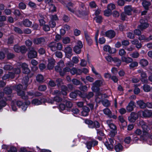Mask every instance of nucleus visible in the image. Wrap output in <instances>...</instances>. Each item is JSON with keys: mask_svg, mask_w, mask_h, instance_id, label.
<instances>
[{"mask_svg": "<svg viewBox=\"0 0 152 152\" xmlns=\"http://www.w3.org/2000/svg\"><path fill=\"white\" fill-rule=\"evenodd\" d=\"M137 104L141 109H144L146 108V103L143 100H140L136 102Z\"/></svg>", "mask_w": 152, "mask_h": 152, "instance_id": "4be33fe9", "label": "nucleus"}, {"mask_svg": "<svg viewBox=\"0 0 152 152\" xmlns=\"http://www.w3.org/2000/svg\"><path fill=\"white\" fill-rule=\"evenodd\" d=\"M138 113L142 114L144 118H149L152 116V111L148 110H145L144 111H140Z\"/></svg>", "mask_w": 152, "mask_h": 152, "instance_id": "6e6552de", "label": "nucleus"}, {"mask_svg": "<svg viewBox=\"0 0 152 152\" xmlns=\"http://www.w3.org/2000/svg\"><path fill=\"white\" fill-rule=\"evenodd\" d=\"M21 94H20L18 96H21V98L24 100H27L29 99L28 96V95H26L25 91L23 92V94L21 93Z\"/></svg>", "mask_w": 152, "mask_h": 152, "instance_id": "c03bdc74", "label": "nucleus"}, {"mask_svg": "<svg viewBox=\"0 0 152 152\" xmlns=\"http://www.w3.org/2000/svg\"><path fill=\"white\" fill-rule=\"evenodd\" d=\"M7 103L4 100H1L0 101V110L5 107L7 105Z\"/></svg>", "mask_w": 152, "mask_h": 152, "instance_id": "de8ad7c7", "label": "nucleus"}, {"mask_svg": "<svg viewBox=\"0 0 152 152\" xmlns=\"http://www.w3.org/2000/svg\"><path fill=\"white\" fill-rule=\"evenodd\" d=\"M143 89L144 91L148 92L151 90V88L150 85L146 84H144L143 86Z\"/></svg>", "mask_w": 152, "mask_h": 152, "instance_id": "72a5a7b5", "label": "nucleus"}, {"mask_svg": "<svg viewBox=\"0 0 152 152\" xmlns=\"http://www.w3.org/2000/svg\"><path fill=\"white\" fill-rule=\"evenodd\" d=\"M15 57V55L14 54L11 53H8L7 56V58L8 60H11L13 58Z\"/></svg>", "mask_w": 152, "mask_h": 152, "instance_id": "864d4df0", "label": "nucleus"}, {"mask_svg": "<svg viewBox=\"0 0 152 152\" xmlns=\"http://www.w3.org/2000/svg\"><path fill=\"white\" fill-rule=\"evenodd\" d=\"M37 56V52L33 50H30L28 54V57L30 59L36 58Z\"/></svg>", "mask_w": 152, "mask_h": 152, "instance_id": "9d476101", "label": "nucleus"}, {"mask_svg": "<svg viewBox=\"0 0 152 152\" xmlns=\"http://www.w3.org/2000/svg\"><path fill=\"white\" fill-rule=\"evenodd\" d=\"M142 129L143 136L147 135L148 134V132L150 130L151 126L146 122H143L141 126Z\"/></svg>", "mask_w": 152, "mask_h": 152, "instance_id": "7ed1b4c3", "label": "nucleus"}, {"mask_svg": "<svg viewBox=\"0 0 152 152\" xmlns=\"http://www.w3.org/2000/svg\"><path fill=\"white\" fill-rule=\"evenodd\" d=\"M114 149L116 152L122 151L124 149L123 146L119 143H117L115 145Z\"/></svg>", "mask_w": 152, "mask_h": 152, "instance_id": "a211bd4d", "label": "nucleus"}, {"mask_svg": "<svg viewBox=\"0 0 152 152\" xmlns=\"http://www.w3.org/2000/svg\"><path fill=\"white\" fill-rule=\"evenodd\" d=\"M50 11L51 12H53L56 11V7L52 4L50 5Z\"/></svg>", "mask_w": 152, "mask_h": 152, "instance_id": "680f3d73", "label": "nucleus"}, {"mask_svg": "<svg viewBox=\"0 0 152 152\" xmlns=\"http://www.w3.org/2000/svg\"><path fill=\"white\" fill-rule=\"evenodd\" d=\"M138 71L140 74L141 81L143 83H147L148 82V80L146 73L143 70H139Z\"/></svg>", "mask_w": 152, "mask_h": 152, "instance_id": "423d86ee", "label": "nucleus"}, {"mask_svg": "<svg viewBox=\"0 0 152 152\" xmlns=\"http://www.w3.org/2000/svg\"><path fill=\"white\" fill-rule=\"evenodd\" d=\"M85 36L87 42V44L89 45H91L92 43V40L89 36L87 33H85Z\"/></svg>", "mask_w": 152, "mask_h": 152, "instance_id": "c85d7f7f", "label": "nucleus"}, {"mask_svg": "<svg viewBox=\"0 0 152 152\" xmlns=\"http://www.w3.org/2000/svg\"><path fill=\"white\" fill-rule=\"evenodd\" d=\"M45 39L43 37H40L35 39H34L33 42L34 44L38 45L42 43L45 42Z\"/></svg>", "mask_w": 152, "mask_h": 152, "instance_id": "b1692460", "label": "nucleus"}, {"mask_svg": "<svg viewBox=\"0 0 152 152\" xmlns=\"http://www.w3.org/2000/svg\"><path fill=\"white\" fill-rule=\"evenodd\" d=\"M78 90H75L71 92L69 94L70 97L72 99H75L78 95Z\"/></svg>", "mask_w": 152, "mask_h": 152, "instance_id": "f704fd0d", "label": "nucleus"}, {"mask_svg": "<svg viewBox=\"0 0 152 152\" xmlns=\"http://www.w3.org/2000/svg\"><path fill=\"white\" fill-rule=\"evenodd\" d=\"M115 32L113 30H110L107 31L105 33L106 37L110 39L114 38L115 35Z\"/></svg>", "mask_w": 152, "mask_h": 152, "instance_id": "f8f14e48", "label": "nucleus"}, {"mask_svg": "<svg viewBox=\"0 0 152 152\" xmlns=\"http://www.w3.org/2000/svg\"><path fill=\"white\" fill-rule=\"evenodd\" d=\"M94 19L96 20V22L100 23L102 21V18L101 16L98 15L95 17Z\"/></svg>", "mask_w": 152, "mask_h": 152, "instance_id": "09e8293b", "label": "nucleus"}, {"mask_svg": "<svg viewBox=\"0 0 152 152\" xmlns=\"http://www.w3.org/2000/svg\"><path fill=\"white\" fill-rule=\"evenodd\" d=\"M131 139L130 137H126L124 140V142L125 143L129 144L131 141Z\"/></svg>", "mask_w": 152, "mask_h": 152, "instance_id": "338daca9", "label": "nucleus"}, {"mask_svg": "<svg viewBox=\"0 0 152 152\" xmlns=\"http://www.w3.org/2000/svg\"><path fill=\"white\" fill-rule=\"evenodd\" d=\"M33 75V74H28L23 77L22 80V83L25 86L24 88H27L28 85L29 78L32 77Z\"/></svg>", "mask_w": 152, "mask_h": 152, "instance_id": "0eeeda50", "label": "nucleus"}, {"mask_svg": "<svg viewBox=\"0 0 152 152\" xmlns=\"http://www.w3.org/2000/svg\"><path fill=\"white\" fill-rule=\"evenodd\" d=\"M65 104L66 110H68L69 109L71 108L73 106V104L70 101H66Z\"/></svg>", "mask_w": 152, "mask_h": 152, "instance_id": "a19ab883", "label": "nucleus"}, {"mask_svg": "<svg viewBox=\"0 0 152 152\" xmlns=\"http://www.w3.org/2000/svg\"><path fill=\"white\" fill-rule=\"evenodd\" d=\"M92 91L94 92H95L96 93V95L95 96V97L96 96H101V95H104V98H107V96L106 95V94H102L100 92V90H99L98 91H96L95 90H92Z\"/></svg>", "mask_w": 152, "mask_h": 152, "instance_id": "58836bf2", "label": "nucleus"}, {"mask_svg": "<svg viewBox=\"0 0 152 152\" xmlns=\"http://www.w3.org/2000/svg\"><path fill=\"white\" fill-rule=\"evenodd\" d=\"M142 4L145 10H148L149 7L151 5V4L150 2L146 1L142 2Z\"/></svg>", "mask_w": 152, "mask_h": 152, "instance_id": "473e14b6", "label": "nucleus"}, {"mask_svg": "<svg viewBox=\"0 0 152 152\" xmlns=\"http://www.w3.org/2000/svg\"><path fill=\"white\" fill-rule=\"evenodd\" d=\"M23 87L22 85L20 84L17 85L16 86V89L18 95L21 94L22 93V94H23V92L24 91L22 90Z\"/></svg>", "mask_w": 152, "mask_h": 152, "instance_id": "5701e85b", "label": "nucleus"}, {"mask_svg": "<svg viewBox=\"0 0 152 152\" xmlns=\"http://www.w3.org/2000/svg\"><path fill=\"white\" fill-rule=\"evenodd\" d=\"M54 59H52L50 61L49 60V63L47 65V68L49 70H51L53 69L54 65Z\"/></svg>", "mask_w": 152, "mask_h": 152, "instance_id": "bb28decb", "label": "nucleus"}, {"mask_svg": "<svg viewBox=\"0 0 152 152\" xmlns=\"http://www.w3.org/2000/svg\"><path fill=\"white\" fill-rule=\"evenodd\" d=\"M83 110L81 112V115L83 116L86 117L88 115L90 109L87 106H83L82 107Z\"/></svg>", "mask_w": 152, "mask_h": 152, "instance_id": "9b49d317", "label": "nucleus"}, {"mask_svg": "<svg viewBox=\"0 0 152 152\" xmlns=\"http://www.w3.org/2000/svg\"><path fill=\"white\" fill-rule=\"evenodd\" d=\"M62 98L58 96H55L53 98V99H48V103H51L52 104L54 102V101L57 102H59L62 101Z\"/></svg>", "mask_w": 152, "mask_h": 152, "instance_id": "dca6fc26", "label": "nucleus"}, {"mask_svg": "<svg viewBox=\"0 0 152 152\" xmlns=\"http://www.w3.org/2000/svg\"><path fill=\"white\" fill-rule=\"evenodd\" d=\"M37 81L39 83L43 82L44 77L43 75L41 74L37 75L36 77Z\"/></svg>", "mask_w": 152, "mask_h": 152, "instance_id": "79ce46f5", "label": "nucleus"}, {"mask_svg": "<svg viewBox=\"0 0 152 152\" xmlns=\"http://www.w3.org/2000/svg\"><path fill=\"white\" fill-rule=\"evenodd\" d=\"M61 88L62 94L63 95H66L67 92H69L67 86L65 85H62L61 86Z\"/></svg>", "mask_w": 152, "mask_h": 152, "instance_id": "393cba45", "label": "nucleus"}, {"mask_svg": "<svg viewBox=\"0 0 152 152\" xmlns=\"http://www.w3.org/2000/svg\"><path fill=\"white\" fill-rule=\"evenodd\" d=\"M17 149L14 146H12L8 151V152H17Z\"/></svg>", "mask_w": 152, "mask_h": 152, "instance_id": "774afa93", "label": "nucleus"}, {"mask_svg": "<svg viewBox=\"0 0 152 152\" xmlns=\"http://www.w3.org/2000/svg\"><path fill=\"white\" fill-rule=\"evenodd\" d=\"M140 24L137 26V28L141 31H143L148 27L149 25L147 20L144 19H141L140 20Z\"/></svg>", "mask_w": 152, "mask_h": 152, "instance_id": "f03ea898", "label": "nucleus"}, {"mask_svg": "<svg viewBox=\"0 0 152 152\" xmlns=\"http://www.w3.org/2000/svg\"><path fill=\"white\" fill-rule=\"evenodd\" d=\"M126 52L123 48L120 50L119 51V54L122 57H124L126 54Z\"/></svg>", "mask_w": 152, "mask_h": 152, "instance_id": "052dcab7", "label": "nucleus"}, {"mask_svg": "<svg viewBox=\"0 0 152 152\" xmlns=\"http://www.w3.org/2000/svg\"><path fill=\"white\" fill-rule=\"evenodd\" d=\"M64 50L66 55L68 54H71L72 53V48H64Z\"/></svg>", "mask_w": 152, "mask_h": 152, "instance_id": "bf43d9fd", "label": "nucleus"}, {"mask_svg": "<svg viewBox=\"0 0 152 152\" xmlns=\"http://www.w3.org/2000/svg\"><path fill=\"white\" fill-rule=\"evenodd\" d=\"M103 50L105 51H108V52L111 54L115 53L116 51V48H103Z\"/></svg>", "mask_w": 152, "mask_h": 152, "instance_id": "c9c22d12", "label": "nucleus"}, {"mask_svg": "<svg viewBox=\"0 0 152 152\" xmlns=\"http://www.w3.org/2000/svg\"><path fill=\"white\" fill-rule=\"evenodd\" d=\"M92 142H91V140L89 141H87L86 142L85 144L86 145V147L87 149H91L92 148Z\"/></svg>", "mask_w": 152, "mask_h": 152, "instance_id": "6e6d98bb", "label": "nucleus"}, {"mask_svg": "<svg viewBox=\"0 0 152 152\" xmlns=\"http://www.w3.org/2000/svg\"><path fill=\"white\" fill-rule=\"evenodd\" d=\"M108 125L110 128L112 129L113 130H117V127L114 124L109 123H108Z\"/></svg>", "mask_w": 152, "mask_h": 152, "instance_id": "69168bd1", "label": "nucleus"}, {"mask_svg": "<svg viewBox=\"0 0 152 152\" xmlns=\"http://www.w3.org/2000/svg\"><path fill=\"white\" fill-rule=\"evenodd\" d=\"M134 104L135 103L133 101H130L126 107V109L128 111L131 112L133 110L134 107H135Z\"/></svg>", "mask_w": 152, "mask_h": 152, "instance_id": "4468645a", "label": "nucleus"}, {"mask_svg": "<svg viewBox=\"0 0 152 152\" xmlns=\"http://www.w3.org/2000/svg\"><path fill=\"white\" fill-rule=\"evenodd\" d=\"M102 103L104 106L105 107H108L110 105L109 100L107 99H104L102 101Z\"/></svg>", "mask_w": 152, "mask_h": 152, "instance_id": "4c0bfd02", "label": "nucleus"}, {"mask_svg": "<svg viewBox=\"0 0 152 152\" xmlns=\"http://www.w3.org/2000/svg\"><path fill=\"white\" fill-rule=\"evenodd\" d=\"M38 90L40 91H44L47 89V86L45 85H40L38 87Z\"/></svg>", "mask_w": 152, "mask_h": 152, "instance_id": "8fccbe9b", "label": "nucleus"}, {"mask_svg": "<svg viewBox=\"0 0 152 152\" xmlns=\"http://www.w3.org/2000/svg\"><path fill=\"white\" fill-rule=\"evenodd\" d=\"M30 102L29 101H28L26 102H24L23 103V104L20 107L24 111H26L28 107V105L30 104Z\"/></svg>", "mask_w": 152, "mask_h": 152, "instance_id": "2f4dec72", "label": "nucleus"}, {"mask_svg": "<svg viewBox=\"0 0 152 152\" xmlns=\"http://www.w3.org/2000/svg\"><path fill=\"white\" fill-rule=\"evenodd\" d=\"M12 89L11 87L7 86L3 89V93L7 95H10L12 93Z\"/></svg>", "mask_w": 152, "mask_h": 152, "instance_id": "412c9836", "label": "nucleus"}, {"mask_svg": "<svg viewBox=\"0 0 152 152\" xmlns=\"http://www.w3.org/2000/svg\"><path fill=\"white\" fill-rule=\"evenodd\" d=\"M103 80H97L93 83V86L91 87L92 90H94L98 91L100 90V87L103 84Z\"/></svg>", "mask_w": 152, "mask_h": 152, "instance_id": "20e7f679", "label": "nucleus"}, {"mask_svg": "<svg viewBox=\"0 0 152 152\" xmlns=\"http://www.w3.org/2000/svg\"><path fill=\"white\" fill-rule=\"evenodd\" d=\"M14 38L13 35H11L8 39L7 43L8 44H12L13 43Z\"/></svg>", "mask_w": 152, "mask_h": 152, "instance_id": "a18cd8bd", "label": "nucleus"}, {"mask_svg": "<svg viewBox=\"0 0 152 152\" xmlns=\"http://www.w3.org/2000/svg\"><path fill=\"white\" fill-rule=\"evenodd\" d=\"M21 67L22 69L23 72L27 75L31 74L30 73V70L28 67V65L26 63H23L21 65Z\"/></svg>", "mask_w": 152, "mask_h": 152, "instance_id": "1a4fd4ad", "label": "nucleus"}, {"mask_svg": "<svg viewBox=\"0 0 152 152\" xmlns=\"http://www.w3.org/2000/svg\"><path fill=\"white\" fill-rule=\"evenodd\" d=\"M70 41V38L68 37H66L63 38L62 42L64 44H67L69 43Z\"/></svg>", "mask_w": 152, "mask_h": 152, "instance_id": "13d9d810", "label": "nucleus"}, {"mask_svg": "<svg viewBox=\"0 0 152 152\" xmlns=\"http://www.w3.org/2000/svg\"><path fill=\"white\" fill-rule=\"evenodd\" d=\"M13 30L15 31L19 34H22L23 33V32L22 30L18 27H14Z\"/></svg>", "mask_w": 152, "mask_h": 152, "instance_id": "0e129e2a", "label": "nucleus"}, {"mask_svg": "<svg viewBox=\"0 0 152 152\" xmlns=\"http://www.w3.org/2000/svg\"><path fill=\"white\" fill-rule=\"evenodd\" d=\"M76 15L80 17H82L84 16L87 15V13L86 11L84 10H78L76 12Z\"/></svg>", "mask_w": 152, "mask_h": 152, "instance_id": "7c9ffc66", "label": "nucleus"}, {"mask_svg": "<svg viewBox=\"0 0 152 152\" xmlns=\"http://www.w3.org/2000/svg\"><path fill=\"white\" fill-rule=\"evenodd\" d=\"M131 118H132L133 120L135 121L138 118V114L135 112H132L131 114Z\"/></svg>", "mask_w": 152, "mask_h": 152, "instance_id": "3c124183", "label": "nucleus"}, {"mask_svg": "<svg viewBox=\"0 0 152 152\" xmlns=\"http://www.w3.org/2000/svg\"><path fill=\"white\" fill-rule=\"evenodd\" d=\"M104 113L105 115H108L109 116L110 115H111V112L108 108H106L103 110Z\"/></svg>", "mask_w": 152, "mask_h": 152, "instance_id": "49530a36", "label": "nucleus"}, {"mask_svg": "<svg viewBox=\"0 0 152 152\" xmlns=\"http://www.w3.org/2000/svg\"><path fill=\"white\" fill-rule=\"evenodd\" d=\"M121 59L117 57H113V62L114 64V65L119 67L121 65Z\"/></svg>", "mask_w": 152, "mask_h": 152, "instance_id": "f3484780", "label": "nucleus"}, {"mask_svg": "<svg viewBox=\"0 0 152 152\" xmlns=\"http://www.w3.org/2000/svg\"><path fill=\"white\" fill-rule=\"evenodd\" d=\"M50 48H62V44L60 43H57L55 42H52L49 45Z\"/></svg>", "mask_w": 152, "mask_h": 152, "instance_id": "6ab92c4d", "label": "nucleus"}, {"mask_svg": "<svg viewBox=\"0 0 152 152\" xmlns=\"http://www.w3.org/2000/svg\"><path fill=\"white\" fill-rule=\"evenodd\" d=\"M139 63L142 67H144L148 64V62L147 60L143 58L140 60Z\"/></svg>", "mask_w": 152, "mask_h": 152, "instance_id": "cd10ccee", "label": "nucleus"}, {"mask_svg": "<svg viewBox=\"0 0 152 152\" xmlns=\"http://www.w3.org/2000/svg\"><path fill=\"white\" fill-rule=\"evenodd\" d=\"M125 13L128 15H132V12L133 10L131 6L128 5L125 6L124 7Z\"/></svg>", "mask_w": 152, "mask_h": 152, "instance_id": "ddd939ff", "label": "nucleus"}, {"mask_svg": "<svg viewBox=\"0 0 152 152\" xmlns=\"http://www.w3.org/2000/svg\"><path fill=\"white\" fill-rule=\"evenodd\" d=\"M138 65V63L137 61L132 62L129 64V67L130 69L134 68L135 67H137Z\"/></svg>", "mask_w": 152, "mask_h": 152, "instance_id": "603ef678", "label": "nucleus"}, {"mask_svg": "<svg viewBox=\"0 0 152 152\" xmlns=\"http://www.w3.org/2000/svg\"><path fill=\"white\" fill-rule=\"evenodd\" d=\"M13 67L9 64H7L4 65V68L6 70H11L13 69Z\"/></svg>", "mask_w": 152, "mask_h": 152, "instance_id": "4d7b16f0", "label": "nucleus"}, {"mask_svg": "<svg viewBox=\"0 0 152 152\" xmlns=\"http://www.w3.org/2000/svg\"><path fill=\"white\" fill-rule=\"evenodd\" d=\"M121 61L122 62H125L127 64H128L132 61L133 59L130 57L127 58L125 57H122Z\"/></svg>", "mask_w": 152, "mask_h": 152, "instance_id": "c756f323", "label": "nucleus"}, {"mask_svg": "<svg viewBox=\"0 0 152 152\" xmlns=\"http://www.w3.org/2000/svg\"><path fill=\"white\" fill-rule=\"evenodd\" d=\"M104 98V95H101L99 96H96L95 99V101L96 102L99 103L101 102H102V101L103 100V99Z\"/></svg>", "mask_w": 152, "mask_h": 152, "instance_id": "ea45409f", "label": "nucleus"}, {"mask_svg": "<svg viewBox=\"0 0 152 152\" xmlns=\"http://www.w3.org/2000/svg\"><path fill=\"white\" fill-rule=\"evenodd\" d=\"M70 69L68 67H66L63 69H61L59 71V73L61 77L64 76L66 73L69 72L70 71Z\"/></svg>", "mask_w": 152, "mask_h": 152, "instance_id": "2eb2a0df", "label": "nucleus"}, {"mask_svg": "<svg viewBox=\"0 0 152 152\" xmlns=\"http://www.w3.org/2000/svg\"><path fill=\"white\" fill-rule=\"evenodd\" d=\"M23 25L27 27H30L32 24V23L28 19H26L22 21Z\"/></svg>", "mask_w": 152, "mask_h": 152, "instance_id": "a878e982", "label": "nucleus"}, {"mask_svg": "<svg viewBox=\"0 0 152 152\" xmlns=\"http://www.w3.org/2000/svg\"><path fill=\"white\" fill-rule=\"evenodd\" d=\"M118 120L121 123L122 126L123 127H126L127 125V122L124 120L122 115H119L118 117Z\"/></svg>", "mask_w": 152, "mask_h": 152, "instance_id": "aec40b11", "label": "nucleus"}, {"mask_svg": "<svg viewBox=\"0 0 152 152\" xmlns=\"http://www.w3.org/2000/svg\"><path fill=\"white\" fill-rule=\"evenodd\" d=\"M72 81L74 85L76 86L79 85L81 86L83 85V83L80 80L76 79L74 78L72 79Z\"/></svg>", "mask_w": 152, "mask_h": 152, "instance_id": "37998d69", "label": "nucleus"}, {"mask_svg": "<svg viewBox=\"0 0 152 152\" xmlns=\"http://www.w3.org/2000/svg\"><path fill=\"white\" fill-rule=\"evenodd\" d=\"M48 99L43 98H41L40 99H33L31 101V103L35 105H38L42 104V103H45L47 102Z\"/></svg>", "mask_w": 152, "mask_h": 152, "instance_id": "39448f33", "label": "nucleus"}, {"mask_svg": "<svg viewBox=\"0 0 152 152\" xmlns=\"http://www.w3.org/2000/svg\"><path fill=\"white\" fill-rule=\"evenodd\" d=\"M85 122L88 125V127L90 128H95L96 129L99 128L100 126L99 123L97 121H93L91 120L86 119L85 120Z\"/></svg>", "mask_w": 152, "mask_h": 152, "instance_id": "f257e3e1", "label": "nucleus"}, {"mask_svg": "<svg viewBox=\"0 0 152 152\" xmlns=\"http://www.w3.org/2000/svg\"><path fill=\"white\" fill-rule=\"evenodd\" d=\"M112 11L108 8L104 11V15L106 16H109L111 14Z\"/></svg>", "mask_w": 152, "mask_h": 152, "instance_id": "5fc2aeb1", "label": "nucleus"}, {"mask_svg": "<svg viewBox=\"0 0 152 152\" xmlns=\"http://www.w3.org/2000/svg\"><path fill=\"white\" fill-rule=\"evenodd\" d=\"M104 144L108 150L110 151L112 150L113 148V145L109 144L107 140L104 143Z\"/></svg>", "mask_w": 152, "mask_h": 152, "instance_id": "e433bc0d", "label": "nucleus"}, {"mask_svg": "<svg viewBox=\"0 0 152 152\" xmlns=\"http://www.w3.org/2000/svg\"><path fill=\"white\" fill-rule=\"evenodd\" d=\"M97 131L96 133L98 135H99L103 137L105 135V134L104 133L103 130H100L97 129H96Z\"/></svg>", "mask_w": 152, "mask_h": 152, "instance_id": "e2e57ef3", "label": "nucleus"}]
</instances>
